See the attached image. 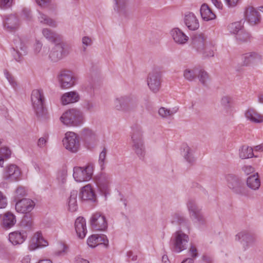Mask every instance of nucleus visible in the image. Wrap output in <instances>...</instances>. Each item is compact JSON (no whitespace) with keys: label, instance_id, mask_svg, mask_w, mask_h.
Returning <instances> with one entry per match:
<instances>
[{"label":"nucleus","instance_id":"1","mask_svg":"<svg viewBox=\"0 0 263 263\" xmlns=\"http://www.w3.org/2000/svg\"><path fill=\"white\" fill-rule=\"evenodd\" d=\"M130 136L131 145L133 151L140 159L143 160L145 157L146 151L141 127L137 125L132 126Z\"/></svg>","mask_w":263,"mask_h":263},{"label":"nucleus","instance_id":"2","mask_svg":"<svg viewBox=\"0 0 263 263\" xmlns=\"http://www.w3.org/2000/svg\"><path fill=\"white\" fill-rule=\"evenodd\" d=\"M32 107L39 118L46 117L47 109L45 106V97L42 89H34L31 96Z\"/></svg>","mask_w":263,"mask_h":263},{"label":"nucleus","instance_id":"3","mask_svg":"<svg viewBox=\"0 0 263 263\" xmlns=\"http://www.w3.org/2000/svg\"><path fill=\"white\" fill-rule=\"evenodd\" d=\"M84 116L82 111L75 108L65 112L61 117L60 120L65 125L69 126H79L84 122Z\"/></svg>","mask_w":263,"mask_h":263},{"label":"nucleus","instance_id":"4","mask_svg":"<svg viewBox=\"0 0 263 263\" xmlns=\"http://www.w3.org/2000/svg\"><path fill=\"white\" fill-rule=\"evenodd\" d=\"M171 241L173 244V250L179 253L187 248L189 237L181 230H178L173 234Z\"/></svg>","mask_w":263,"mask_h":263},{"label":"nucleus","instance_id":"5","mask_svg":"<svg viewBox=\"0 0 263 263\" xmlns=\"http://www.w3.org/2000/svg\"><path fill=\"white\" fill-rule=\"evenodd\" d=\"M93 172V164L89 163L85 167H74L73 176L77 182L87 181L92 178Z\"/></svg>","mask_w":263,"mask_h":263},{"label":"nucleus","instance_id":"6","mask_svg":"<svg viewBox=\"0 0 263 263\" xmlns=\"http://www.w3.org/2000/svg\"><path fill=\"white\" fill-rule=\"evenodd\" d=\"M54 44L55 46L49 53V58L51 61L57 62L69 54V47L61 41Z\"/></svg>","mask_w":263,"mask_h":263},{"label":"nucleus","instance_id":"7","mask_svg":"<svg viewBox=\"0 0 263 263\" xmlns=\"http://www.w3.org/2000/svg\"><path fill=\"white\" fill-rule=\"evenodd\" d=\"M137 100L133 96H125L117 98L115 100V106L117 109L125 111L136 107Z\"/></svg>","mask_w":263,"mask_h":263},{"label":"nucleus","instance_id":"8","mask_svg":"<svg viewBox=\"0 0 263 263\" xmlns=\"http://www.w3.org/2000/svg\"><path fill=\"white\" fill-rule=\"evenodd\" d=\"M63 143L66 149L72 153L78 151L80 144L78 137L74 132H67L63 140Z\"/></svg>","mask_w":263,"mask_h":263},{"label":"nucleus","instance_id":"9","mask_svg":"<svg viewBox=\"0 0 263 263\" xmlns=\"http://www.w3.org/2000/svg\"><path fill=\"white\" fill-rule=\"evenodd\" d=\"M109 175L102 173L95 177L96 183L100 192L105 198L110 193L109 183L110 181Z\"/></svg>","mask_w":263,"mask_h":263},{"label":"nucleus","instance_id":"10","mask_svg":"<svg viewBox=\"0 0 263 263\" xmlns=\"http://www.w3.org/2000/svg\"><path fill=\"white\" fill-rule=\"evenodd\" d=\"M161 72L158 68H154L150 72L147 77V85L154 93L157 92L161 86Z\"/></svg>","mask_w":263,"mask_h":263},{"label":"nucleus","instance_id":"11","mask_svg":"<svg viewBox=\"0 0 263 263\" xmlns=\"http://www.w3.org/2000/svg\"><path fill=\"white\" fill-rule=\"evenodd\" d=\"M91 228L96 231H105L108 227L105 216L100 212L93 214L90 219Z\"/></svg>","mask_w":263,"mask_h":263},{"label":"nucleus","instance_id":"12","mask_svg":"<svg viewBox=\"0 0 263 263\" xmlns=\"http://www.w3.org/2000/svg\"><path fill=\"white\" fill-rule=\"evenodd\" d=\"M187 206L190 216H193L199 224H204L205 222V218L201 212V209L196 204L195 201L193 199H189L187 203Z\"/></svg>","mask_w":263,"mask_h":263},{"label":"nucleus","instance_id":"13","mask_svg":"<svg viewBox=\"0 0 263 263\" xmlns=\"http://www.w3.org/2000/svg\"><path fill=\"white\" fill-rule=\"evenodd\" d=\"M21 172L19 167L15 164L7 166L3 173V179L5 180L13 182L20 180Z\"/></svg>","mask_w":263,"mask_h":263},{"label":"nucleus","instance_id":"14","mask_svg":"<svg viewBox=\"0 0 263 263\" xmlns=\"http://www.w3.org/2000/svg\"><path fill=\"white\" fill-rule=\"evenodd\" d=\"M236 239L241 241L246 250L249 247L252 246L256 242L257 237L255 234L243 231L238 233L236 235Z\"/></svg>","mask_w":263,"mask_h":263},{"label":"nucleus","instance_id":"15","mask_svg":"<svg viewBox=\"0 0 263 263\" xmlns=\"http://www.w3.org/2000/svg\"><path fill=\"white\" fill-rule=\"evenodd\" d=\"M58 79L63 88H69L74 85L75 78L70 71H62L58 76Z\"/></svg>","mask_w":263,"mask_h":263},{"label":"nucleus","instance_id":"16","mask_svg":"<svg viewBox=\"0 0 263 263\" xmlns=\"http://www.w3.org/2000/svg\"><path fill=\"white\" fill-rule=\"evenodd\" d=\"M35 205L34 202L28 198H22L16 201L15 209L17 212L27 213L31 212Z\"/></svg>","mask_w":263,"mask_h":263},{"label":"nucleus","instance_id":"17","mask_svg":"<svg viewBox=\"0 0 263 263\" xmlns=\"http://www.w3.org/2000/svg\"><path fill=\"white\" fill-rule=\"evenodd\" d=\"M228 185L237 194H241L242 192V183L240 179L236 176L229 174L226 176Z\"/></svg>","mask_w":263,"mask_h":263},{"label":"nucleus","instance_id":"18","mask_svg":"<svg viewBox=\"0 0 263 263\" xmlns=\"http://www.w3.org/2000/svg\"><path fill=\"white\" fill-rule=\"evenodd\" d=\"M14 44L15 49L13 48V52L12 54L17 62H21L23 60V55L27 53V47L20 38L15 40Z\"/></svg>","mask_w":263,"mask_h":263},{"label":"nucleus","instance_id":"19","mask_svg":"<svg viewBox=\"0 0 263 263\" xmlns=\"http://www.w3.org/2000/svg\"><path fill=\"white\" fill-rule=\"evenodd\" d=\"M246 20L251 25H255L260 23L261 16L258 10L253 7H248L245 12Z\"/></svg>","mask_w":263,"mask_h":263},{"label":"nucleus","instance_id":"20","mask_svg":"<svg viewBox=\"0 0 263 263\" xmlns=\"http://www.w3.org/2000/svg\"><path fill=\"white\" fill-rule=\"evenodd\" d=\"M206 39L203 34H194L192 38V47L198 53L203 52L206 46Z\"/></svg>","mask_w":263,"mask_h":263},{"label":"nucleus","instance_id":"21","mask_svg":"<svg viewBox=\"0 0 263 263\" xmlns=\"http://www.w3.org/2000/svg\"><path fill=\"white\" fill-rule=\"evenodd\" d=\"M87 245L91 248H95L100 243H103L106 247L108 246V240L104 234H93L89 236L87 241Z\"/></svg>","mask_w":263,"mask_h":263},{"label":"nucleus","instance_id":"22","mask_svg":"<svg viewBox=\"0 0 263 263\" xmlns=\"http://www.w3.org/2000/svg\"><path fill=\"white\" fill-rule=\"evenodd\" d=\"M27 233L26 230L14 231L9 235V239L13 245L22 244L27 238Z\"/></svg>","mask_w":263,"mask_h":263},{"label":"nucleus","instance_id":"23","mask_svg":"<svg viewBox=\"0 0 263 263\" xmlns=\"http://www.w3.org/2000/svg\"><path fill=\"white\" fill-rule=\"evenodd\" d=\"M184 22L187 28L191 30H196L199 27L198 20L192 12H189L185 13Z\"/></svg>","mask_w":263,"mask_h":263},{"label":"nucleus","instance_id":"24","mask_svg":"<svg viewBox=\"0 0 263 263\" xmlns=\"http://www.w3.org/2000/svg\"><path fill=\"white\" fill-rule=\"evenodd\" d=\"M171 223L173 224H177L181 227L189 229L190 221L185 217L182 214L179 213H175L172 215Z\"/></svg>","mask_w":263,"mask_h":263},{"label":"nucleus","instance_id":"25","mask_svg":"<svg viewBox=\"0 0 263 263\" xmlns=\"http://www.w3.org/2000/svg\"><path fill=\"white\" fill-rule=\"evenodd\" d=\"M48 245V242L45 240L41 232L35 233L29 246L30 250H34L41 247H45Z\"/></svg>","mask_w":263,"mask_h":263},{"label":"nucleus","instance_id":"26","mask_svg":"<svg viewBox=\"0 0 263 263\" xmlns=\"http://www.w3.org/2000/svg\"><path fill=\"white\" fill-rule=\"evenodd\" d=\"M79 197L82 200H95L96 194L90 184H87L81 189Z\"/></svg>","mask_w":263,"mask_h":263},{"label":"nucleus","instance_id":"27","mask_svg":"<svg viewBox=\"0 0 263 263\" xmlns=\"http://www.w3.org/2000/svg\"><path fill=\"white\" fill-rule=\"evenodd\" d=\"M75 230L80 238L82 239L85 237L87 229L85 219L83 217H79L76 220Z\"/></svg>","mask_w":263,"mask_h":263},{"label":"nucleus","instance_id":"28","mask_svg":"<svg viewBox=\"0 0 263 263\" xmlns=\"http://www.w3.org/2000/svg\"><path fill=\"white\" fill-rule=\"evenodd\" d=\"M171 33L174 41L178 44L183 45L189 40V37L181 29L178 28L173 29Z\"/></svg>","mask_w":263,"mask_h":263},{"label":"nucleus","instance_id":"29","mask_svg":"<svg viewBox=\"0 0 263 263\" xmlns=\"http://www.w3.org/2000/svg\"><path fill=\"white\" fill-rule=\"evenodd\" d=\"M5 27L10 31H13L19 26V20L15 14H10L6 17L4 23Z\"/></svg>","mask_w":263,"mask_h":263},{"label":"nucleus","instance_id":"30","mask_svg":"<svg viewBox=\"0 0 263 263\" xmlns=\"http://www.w3.org/2000/svg\"><path fill=\"white\" fill-rule=\"evenodd\" d=\"M80 99V97L76 91H70L64 93L61 98V103L65 105L70 103H73L78 102Z\"/></svg>","mask_w":263,"mask_h":263},{"label":"nucleus","instance_id":"31","mask_svg":"<svg viewBox=\"0 0 263 263\" xmlns=\"http://www.w3.org/2000/svg\"><path fill=\"white\" fill-rule=\"evenodd\" d=\"M42 34L48 41L54 44L61 41V36L50 29H43Z\"/></svg>","mask_w":263,"mask_h":263},{"label":"nucleus","instance_id":"32","mask_svg":"<svg viewBox=\"0 0 263 263\" xmlns=\"http://www.w3.org/2000/svg\"><path fill=\"white\" fill-rule=\"evenodd\" d=\"M245 117L251 122L260 123L263 122V115L258 113L253 108H250L245 113Z\"/></svg>","mask_w":263,"mask_h":263},{"label":"nucleus","instance_id":"33","mask_svg":"<svg viewBox=\"0 0 263 263\" xmlns=\"http://www.w3.org/2000/svg\"><path fill=\"white\" fill-rule=\"evenodd\" d=\"M200 11L201 16L204 21H208L216 17V15L206 4L201 5Z\"/></svg>","mask_w":263,"mask_h":263},{"label":"nucleus","instance_id":"34","mask_svg":"<svg viewBox=\"0 0 263 263\" xmlns=\"http://www.w3.org/2000/svg\"><path fill=\"white\" fill-rule=\"evenodd\" d=\"M16 223L15 216L11 212L6 213L3 218V227L7 229L12 227Z\"/></svg>","mask_w":263,"mask_h":263},{"label":"nucleus","instance_id":"35","mask_svg":"<svg viewBox=\"0 0 263 263\" xmlns=\"http://www.w3.org/2000/svg\"><path fill=\"white\" fill-rule=\"evenodd\" d=\"M247 186L254 190L259 189L260 185V181L258 174H254L249 176L247 180Z\"/></svg>","mask_w":263,"mask_h":263},{"label":"nucleus","instance_id":"36","mask_svg":"<svg viewBox=\"0 0 263 263\" xmlns=\"http://www.w3.org/2000/svg\"><path fill=\"white\" fill-rule=\"evenodd\" d=\"M254 156L253 149L252 147L244 145L239 149V157L242 159L252 158Z\"/></svg>","mask_w":263,"mask_h":263},{"label":"nucleus","instance_id":"37","mask_svg":"<svg viewBox=\"0 0 263 263\" xmlns=\"http://www.w3.org/2000/svg\"><path fill=\"white\" fill-rule=\"evenodd\" d=\"M182 148L183 149V157L185 160L190 164H193L195 159L193 156V151L191 148L186 144H183Z\"/></svg>","mask_w":263,"mask_h":263},{"label":"nucleus","instance_id":"38","mask_svg":"<svg viewBox=\"0 0 263 263\" xmlns=\"http://www.w3.org/2000/svg\"><path fill=\"white\" fill-rule=\"evenodd\" d=\"M38 19L41 24L51 27H56L57 26L55 21L40 11L39 12Z\"/></svg>","mask_w":263,"mask_h":263},{"label":"nucleus","instance_id":"39","mask_svg":"<svg viewBox=\"0 0 263 263\" xmlns=\"http://www.w3.org/2000/svg\"><path fill=\"white\" fill-rule=\"evenodd\" d=\"M116 5L117 12L121 15L126 16L127 14V9L126 5V0H114Z\"/></svg>","mask_w":263,"mask_h":263},{"label":"nucleus","instance_id":"40","mask_svg":"<svg viewBox=\"0 0 263 263\" xmlns=\"http://www.w3.org/2000/svg\"><path fill=\"white\" fill-rule=\"evenodd\" d=\"M78 192L75 190H73L70 193V196L69 198L68 206L69 209L71 212H74L77 209V197Z\"/></svg>","mask_w":263,"mask_h":263},{"label":"nucleus","instance_id":"41","mask_svg":"<svg viewBox=\"0 0 263 263\" xmlns=\"http://www.w3.org/2000/svg\"><path fill=\"white\" fill-rule=\"evenodd\" d=\"M260 56L255 52L247 53L243 54V65H248L250 63H254L257 59H260Z\"/></svg>","mask_w":263,"mask_h":263},{"label":"nucleus","instance_id":"42","mask_svg":"<svg viewBox=\"0 0 263 263\" xmlns=\"http://www.w3.org/2000/svg\"><path fill=\"white\" fill-rule=\"evenodd\" d=\"M82 136L85 140L93 141L95 140L96 135L95 133L89 128H84L81 131Z\"/></svg>","mask_w":263,"mask_h":263},{"label":"nucleus","instance_id":"43","mask_svg":"<svg viewBox=\"0 0 263 263\" xmlns=\"http://www.w3.org/2000/svg\"><path fill=\"white\" fill-rule=\"evenodd\" d=\"M198 69H186L184 71L183 76L185 79L192 81L194 80L197 76Z\"/></svg>","mask_w":263,"mask_h":263},{"label":"nucleus","instance_id":"44","mask_svg":"<svg viewBox=\"0 0 263 263\" xmlns=\"http://www.w3.org/2000/svg\"><path fill=\"white\" fill-rule=\"evenodd\" d=\"M251 35L250 33L242 29L236 35V39L240 43L247 42L250 41Z\"/></svg>","mask_w":263,"mask_h":263},{"label":"nucleus","instance_id":"45","mask_svg":"<svg viewBox=\"0 0 263 263\" xmlns=\"http://www.w3.org/2000/svg\"><path fill=\"white\" fill-rule=\"evenodd\" d=\"M228 29L230 32L233 34H235L236 35L239 31H241L242 29V26L241 22H236L229 25Z\"/></svg>","mask_w":263,"mask_h":263},{"label":"nucleus","instance_id":"46","mask_svg":"<svg viewBox=\"0 0 263 263\" xmlns=\"http://www.w3.org/2000/svg\"><path fill=\"white\" fill-rule=\"evenodd\" d=\"M21 226L23 228L26 229V231L30 230L33 226V222L30 216L25 215L23 218L21 222Z\"/></svg>","mask_w":263,"mask_h":263},{"label":"nucleus","instance_id":"47","mask_svg":"<svg viewBox=\"0 0 263 263\" xmlns=\"http://www.w3.org/2000/svg\"><path fill=\"white\" fill-rule=\"evenodd\" d=\"M68 247L63 242H60L58 244V248L54 252L56 256H63L65 255L67 252Z\"/></svg>","mask_w":263,"mask_h":263},{"label":"nucleus","instance_id":"48","mask_svg":"<svg viewBox=\"0 0 263 263\" xmlns=\"http://www.w3.org/2000/svg\"><path fill=\"white\" fill-rule=\"evenodd\" d=\"M177 110H171L165 107H161L158 111L159 115L162 118H168L176 113Z\"/></svg>","mask_w":263,"mask_h":263},{"label":"nucleus","instance_id":"49","mask_svg":"<svg viewBox=\"0 0 263 263\" xmlns=\"http://www.w3.org/2000/svg\"><path fill=\"white\" fill-rule=\"evenodd\" d=\"M197 76L199 81L203 85H206V82L209 80V75L208 73L203 70H198Z\"/></svg>","mask_w":263,"mask_h":263},{"label":"nucleus","instance_id":"50","mask_svg":"<svg viewBox=\"0 0 263 263\" xmlns=\"http://www.w3.org/2000/svg\"><path fill=\"white\" fill-rule=\"evenodd\" d=\"M27 195L25 187L23 186H18L15 191V200L18 201L21 200V198H24V197Z\"/></svg>","mask_w":263,"mask_h":263},{"label":"nucleus","instance_id":"51","mask_svg":"<svg viewBox=\"0 0 263 263\" xmlns=\"http://www.w3.org/2000/svg\"><path fill=\"white\" fill-rule=\"evenodd\" d=\"M232 101L233 99L231 96H224L221 98L220 103L222 106L226 108H229L231 107Z\"/></svg>","mask_w":263,"mask_h":263},{"label":"nucleus","instance_id":"52","mask_svg":"<svg viewBox=\"0 0 263 263\" xmlns=\"http://www.w3.org/2000/svg\"><path fill=\"white\" fill-rule=\"evenodd\" d=\"M211 45H206L203 52H201L200 53L205 58L213 57L214 54V50L211 49Z\"/></svg>","mask_w":263,"mask_h":263},{"label":"nucleus","instance_id":"53","mask_svg":"<svg viewBox=\"0 0 263 263\" xmlns=\"http://www.w3.org/2000/svg\"><path fill=\"white\" fill-rule=\"evenodd\" d=\"M4 74L6 79L9 82L10 84L13 88H15V87L17 86V83L12 75L11 73H10L9 71L6 69L4 70Z\"/></svg>","mask_w":263,"mask_h":263},{"label":"nucleus","instance_id":"54","mask_svg":"<svg viewBox=\"0 0 263 263\" xmlns=\"http://www.w3.org/2000/svg\"><path fill=\"white\" fill-rule=\"evenodd\" d=\"M107 150L105 147H104L102 151L100 153L99 155V163L101 167V170L104 168V165L105 160L106 157Z\"/></svg>","mask_w":263,"mask_h":263},{"label":"nucleus","instance_id":"55","mask_svg":"<svg viewBox=\"0 0 263 263\" xmlns=\"http://www.w3.org/2000/svg\"><path fill=\"white\" fill-rule=\"evenodd\" d=\"M11 155V152L8 148L4 147L0 148V157H2L3 159L9 158Z\"/></svg>","mask_w":263,"mask_h":263},{"label":"nucleus","instance_id":"56","mask_svg":"<svg viewBox=\"0 0 263 263\" xmlns=\"http://www.w3.org/2000/svg\"><path fill=\"white\" fill-rule=\"evenodd\" d=\"M13 0H0V8L7 9L12 6Z\"/></svg>","mask_w":263,"mask_h":263},{"label":"nucleus","instance_id":"57","mask_svg":"<svg viewBox=\"0 0 263 263\" xmlns=\"http://www.w3.org/2000/svg\"><path fill=\"white\" fill-rule=\"evenodd\" d=\"M95 105L91 101L86 100L83 104V108L88 111H92L94 109Z\"/></svg>","mask_w":263,"mask_h":263},{"label":"nucleus","instance_id":"58","mask_svg":"<svg viewBox=\"0 0 263 263\" xmlns=\"http://www.w3.org/2000/svg\"><path fill=\"white\" fill-rule=\"evenodd\" d=\"M22 16L26 20L30 21L32 18V14L30 9L28 8H24L22 10Z\"/></svg>","mask_w":263,"mask_h":263},{"label":"nucleus","instance_id":"59","mask_svg":"<svg viewBox=\"0 0 263 263\" xmlns=\"http://www.w3.org/2000/svg\"><path fill=\"white\" fill-rule=\"evenodd\" d=\"M7 205L6 197L0 191V209L5 208Z\"/></svg>","mask_w":263,"mask_h":263},{"label":"nucleus","instance_id":"60","mask_svg":"<svg viewBox=\"0 0 263 263\" xmlns=\"http://www.w3.org/2000/svg\"><path fill=\"white\" fill-rule=\"evenodd\" d=\"M83 45L85 47H83V50L85 51L86 50V47L90 46L92 44V41L91 39L88 36H84L82 38V40Z\"/></svg>","mask_w":263,"mask_h":263},{"label":"nucleus","instance_id":"61","mask_svg":"<svg viewBox=\"0 0 263 263\" xmlns=\"http://www.w3.org/2000/svg\"><path fill=\"white\" fill-rule=\"evenodd\" d=\"M189 252L193 259L198 256L197 250L195 246H192L189 249Z\"/></svg>","mask_w":263,"mask_h":263},{"label":"nucleus","instance_id":"62","mask_svg":"<svg viewBox=\"0 0 263 263\" xmlns=\"http://www.w3.org/2000/svg\"><path fill=\"white\" fill-rule=\"evenodd\" d=\"M42 47V44L40 41H37L34 45V52L35 53H39L41 50Z\"/></svg>","mask_w":263,"mask_h":263},{"label":"nucleus","instance_id":"63","mask_svg":"<svg viewBox=\"0 0 263 263\" xmlns=\"http://www.w3.org/2000/svg\"><path fill=\"white\" fill-rule=\"evenodd\" d=\"M254 168L250 165L244 166L242 167V170L243 171V172L248 175L253 172L254 171Z\"/></svg>","mask_w":263,"mask_h":263},{"label":"nucleus","instance_id":"64","mask_svg":"<svg viewBox=\"0 0 263 263\" xmlns=\"http://www.w3.org/2000/svg\"><path fill=\"white\" fill-rule=\"evenodd\" d=\"M239 0H225L226 4L230 7L236 6Z\"/></svg>","mask_w":263,"mask_h":263}]
</instances>
